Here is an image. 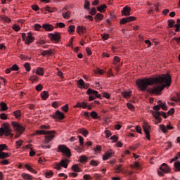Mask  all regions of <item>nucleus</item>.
Listing matches in <instances>:
<instances>
[{"mask_svg":"<svg viewBox=\"0 0 180 180\" xmlns=\"http://www.w3.org/2000/svg\"><path fill=\"white\" fill-rule=\"evenodd\" d=\"M56 133V131H44V130H37L35 131L34 135L37 134L38 136H45L44 140V144H49V143H51L53 140H54V137L56 136L54 135Z\"/></svg>","mask_w":180,"mask_h":180,"instance_id":"obj_2","label":"nucleus"},{"mask_svg":"<svg viewBox=\"0 0 180 180\" xmlns=\"http://www.w3.org/2000/svg\"><path fill=\"white\" fill-rule=\"evenodd\" d=\"M175 113V109L174 108H172L168 112L167 115L168 116H172V115Z\"/></svg>","mask_w":180,"mask_h":180,"instance_id":"obj_48","label":"nucleus"},{"mask_svg":"<svg viewBox=\"0 0 180 180\" xmlns=\"http://www.w3.org/2000/svg\"><path fill=\"white\" fill-rule=\"evenodd\" d=\"M154 110H156V112H153L152 115L153 116V117H155V119H156V120H158V122H155V124H158V123H161V117H160V116H162V117H164V119H167V113L164 112H159L158 110H160L161 109V105H155L153 107Z\"/></svg>","mask_w":180,"mask_h":180,"instance_id":"obj_3","label":"nucleus"},{"mask_svg":"<svg viewBox=\"0 0 180 180\" xmlns=\"http://www.w3.org/2000/svg\"><path fill=\"white\" fill-rule=\"evenodd\" d=\"M174 172H180V161H176L174 164Z\"/></svg>","mask_w":180,"mask_h":180,"instance_id":"obj_23","label":"nucleus"},{"mask_svg":"<svg viewBox=\"0 0 180 180\" xmlns=\"http://www.w3.org/2000/svg\"><path fill=\"white\" fill-rule=\"evenodd\" d=\"M55 27L57 29L58 27H60V29H63V27H65V24H64L63 22H57L56 24Z\"/></svg>","mask_w":180,"mask_h":180,"instance_id":"obj_37","label":"nucleus"},{"mask_svg":"<svg viewBox=\"0 0 180 180\" xmlns=\"http://www.w3.org/2000/svg\"><path fill=\"white\" fill-rule=\"evenodd\" d=\"M103 19V15L101 13H97L95 16V20L96 22H101Z\"/></svg>","mask_w":180,"mask_h":180,"instance_id":"obj_28","label":"nucleus"},{"mask_svg":"<svg viewBox=\"0 0 180 180\" xmlns=\"http://www.w3.org/2000/svg\"><path fill=\"white\" fill-rule=\"evenodd\" d=\"M102 150V146H99L98 145L95 148H94V151L96 153H99L101 152V150Z\"/></svg>","mask_w":180,"mask_h":180,"instance_id":"obj_58","label":"nucleus"},{"mask_svg":"<svg viewBox=\"0 0 180 180\" xmlns=\"http://www.w3.org/2000/svg\"><path fill=\"white\" fill-rule=\"evenodd\" d=\"M68 162H70V160L68 159H63L60 161V162L55 165V169L60 171L62 167H63V168H68Z\"/></svg>","mask_w":180,"mask_h":180,"instance_id":"obj_8","label":"nucleus"},{"mask_svg":"<svg viewBox=\"0 0 180 180\" xmlns=\"http://www.w3.org/2000/svg\"><path fill=\"white\" fill-rule=\"evenodd\" d=\"M4 150H9L8 149V146L6 144H0V153H2Z\"/></svg>","mask_w":180,"mask_h":180,"instance_id":"obj_39","label":"nucleus"},{"mask_svg":"<svg viewBox=\"0 0 180 180\" xmlns=\"http://www.w3.org/2000/svg\"><path fill=\"white\" fill-rule=\"evenodd\" d=\"M77 32L78 33V34H82L84 33H86V27L82 25H79L77 27Z\"/></svg>","mask_w":180,"mask_h":180,"instance_id":"obj_20","label":"nucleus"},{"mask_svg":"<svg viewBox=\"0 0 180 180\" xmlns=\"http://www.w3.org/2000/svg\"><path fill=\"white\" fill-rule=\"evenodd\" d=\"M36 91H38V92H40V91H41L43 89V85H41V84H38L36 87H35Z\"/></svg>","mask_w":180,"mask_h":180,"instance_id":"obj_52","label":"nucleus"},{"mask_svg":"<svg viewBox=\"0 0 180 180\" xmlns=\"http://www.w3.org/2000/svg\"><path fill=\"white\" fill-rule=\"evenodd\" d=\"M41 96L43 99V101H46L47 98H49V92L44 91L41 93Z\"/></svg>","mask_w":180,"mask_h":180,"instance_id":"obj_25","label":"nucleus"},{"mask_svg":"<svg viewBox=\"0 0 180 180\" xmlns=\"http://www.w3.org/2000/svg\"><path fill=\"white\" fill-rule=\"evenodd\" d=\"M122 167H123V165H119L116 169H115V171H117V174H119V172H122Z\"/></svg>","mask_w":180,"mask_h":180,"instance_id":"obj_54","label":"nucleus"},{"mask_svg":"<svg viewBox=\"0 0 180 180\" xmlns=\"http://www.w3.org/2000/svg\"><path fill=\"white\" fill-rule=\"evenodd\" d=\"M86 94L89 96V102L94 101V99H96V98H101V94H98V91L92 89H89L86 91Z\"/></svg>","mask_w":180,"mask_h":180,"instance_id":"obj_7","label":"nucleus"},{"mask_svg":"<svg viewBox=\"0 0 180 180\" xmlns=\"http://www.w3.org/2000/svg\"><path fill=\"white\" fill-rule=\"evenodd\" d=\"M174 25H175V21H174V20H168V26H169V27H173Z\"/></svg>","mask_w":180,"mask_h":180,"instance_id":"obj_45","label":"nucleus"},{"mask_svg":"<svg viewBox=\"0 0 180 180\" xmlns=\"http://www.w3.org/2000/svg\"><path fill=\"white\" fill-rule=\"evenodd\" d=\"M131 8L127 6H124L122 10V16H130V11Z\"/></svg>","mask_w":180,"mask_h":180,"instance_id":"obj_15","label":"nucleus"},{"mask_svg":"<svg viewBox=\"0 0 180 180\" xmlns=\"http://www.w3.org/2000/svg\"><path fill=\"white\" fill-rule=\"evenodd\" d=\"M25 168H26L27 171L32 172V174H37V172L36 171V169H33L31 166L29 165V164L25 165Z\"/></svg>","mask_w":180,"mask_h":180,"instance_id":"obj_24","label":"nucleus"},{"mask_svg":"<svg viewBox=\"0 0 180 180\" xmlns=\"http://www.w3.org/2000/svg\"><path fill=\"white\" fill-rule=\"evenodd\" d=\"M143 129L145 134L146 135L147 140H151L150 138V130L151 129V127L145 122L143 125Z\"/></svg>","mask_w":180,"mask_h":180,"instance_id":"obj_12","label":"nucleus"},{"mask_svg":"<svg viewBox=\"0 0 180 180\" xmlns=\"http://www.w3.org/2000/svg\"><path fill=\"white\" fill-rule=\"evenodd\" d=\"M120 62V58L118 56H115L114 57V64H117V63Z\"/></svg>","mask_w":180,"mask_h":180,"instance_id":"obj_63","label":"nucleus"},{"mask_svg":"<svg viewBox=\"0 0 180 180\" xmlns=\"http://www.w3.org/2000/svg\"><path fill=\"white\" fill-rule=\"evenodd\" d=\"M24 67H25L26 71H27L28 72H29V71H30V64H29V63H26L24 65Z\"/></svg>","mask_w":180,"mask_h":180,"instance_id":"obj_56","label":"nucleus"},{"mask_svg":"<svg viewBox=\"0 0 180 180\" xmlns=\"http://www.w3.org/2000/svg\"><path fill=\"white\" fill-rule=\"evenodd\" d=\"M11 124L13 127V129H15V130H16V131H18V133H19V134H22V133H23L25 131V127L22 125H20L19 123L16 122H12Z\"/></svg>","mask_w":180,"mask_h":180,"instance_id":"obj_10","label":"nucleus"},{"mask_svg":"<svg viewBox=\"0 0 180 180\" xmlns=\"http://www.w3.org/2000/svg\"><path fill=\"white\" fill-rule=\"evenodd\" d=\"M53 175L54 173L51 170L45 172L46 178H51V176H53Z\"/></svg>","mask_w":180,"mask_h":180,"instance_id":"obj_32","label":"nucleus"},{"mask_svg":"<svg viewBox=\"0 0 180 180\" xmlns=\"http://www.w3.org/2000/svg\"><path fill=\"white\" fill-rule=\"evenodd\" d=\"M14 116L18 119L22 116V112H20V110H18L13 112Z\"/></svg>","mask_w":180,"mask_h":180,"instance_id":"obj_34","label":"nucleus"},{"mask_svg":"<svg viewBox=\"0 0 180 180\" xmlns=\"http://www.w3.org/2000/svg\"><path fill=\"white\" fill-rule=\"evenodd\" d=\"M89 13L94 16V15H96V8L95 7H93L91 10L89 11Z\"/></svg>","mask_w":180,"mask_h":180,"instance_id":"obj_51","label":"nucleus"},{"mask_svg":"<svg viewBox=\"0 0 180 180\" xmlns=\"http://www.w3.org/2000/svg\"><path fill=\"white\" fill-rule=\"evenodd\" d=\"M11 131H12L11 126L8 124H3V127L0 128V136H4V134L7 137H9V136H12Z\"/></svg>","mask_w":180,"mask_h":180,"instance_id":"obj_4","label":"nucleus"},{"mask_svg":"<svg viewBox=\"0 0 180 180\" xmlns=\"http://www.w3.org/2000/svg\"><path fill=\"white\" fill-rule=\"evenodd\" d=\"M61 109L62 110H63V112H65V113H67V112H68V104H66L64 106H62Z\"/></svg>","mask_w":180,"mask_h":180,"instance_id":"obj_57","label":"nucleus"},{"mask_svg":"<svg viewBox=\"0 0 180 180\" xmlns=\"http://www.w3.org/2000/svg\"><path fill=\"white\" fill-rule=\"evenodd\" d=\"M160 171H158V174L160 176H164L165 174H168V172H171V168L167 163H163L160 167Z\"/></svg>","mask_w":180,"mask_h":180,"instance_id":"obj_6","label":"nucleus"},{"mask_svg":"<svg viewBox=\"0 0 180 180\" xmlns=\"http://www.w3.org/2000/svg\"><path fill=\"white\" fill-rule=\"evenodd\" d=\"M42 27L46 30V32H53V30H54V27L49 23L44 24Z\"/></svg>","mask_w":180,"mask_h":180,"instance_id":"obj_16","label":"nucleus"},{"mask_svg":"<svg viewBox=\"0 0 180 180\" xmlns=\"http://www.w3.org/2000/svg\"><path fill=\"white\" fill-rule=\"evenodd\" d=\"M10 155L8 153L0 152V158L1 160H5V158H9Z\"/></svg>","mask_w":180,"mask_h":180,"instance_id":"obj_26","label":"nucleus"},{"mask_svg":"<svg viewBox=\"0 0 180 180\" xmlns=\"http://www.w3.org/2000/svg\"><path fill=\"white\" fill-rule=\"evenodd\" d=\"M77 85L79 88H84V89H88V84H85V82L82 79H79L77 82Z\"/></svg>","mask_w":180,"mask_h":180,"instance_id":"obj_19","label":"nucleus"},{"mask_svg":"<svg viewBox=\"0 0 180 180\" xmlns=\"http://www.w3.org/2000/svg\"><path fill=\"white\" fill-rule=\"evenodd\" d=\"M0 163L1 164V165H9V160L5 159L1 161Z\"/></svg>","mask_w":180,"mask_h":180,"instance_id":"obj_59","label":"nucleus"},{"mask_svg":"<svg viewBox=\"0 0 180 180\" xmlns=\"http://www.w3.org/2000/svg\"><path fill=\"white\" fill-rule=\"evenodd\" d=\"M113 154H114L113 150H108L103 156V161H106L107 160H109V158H110Z\"/></svg>","mask_w":180,"mask_h":180,"instance_id":"obj_18","label":"nucleus"},{"mask_svg":"<svg viewBox=\"0 0 180 180\" xmlns=\"http://www.w3.org/2000/svg\"><path fill=\"white\" fill-rule=\"evenodd\" d=\"M160 128L162 130V133H167V131H168V130H172L174 129V127H172L171 125H167L166 127L163 124L160 125Z\"/></svg>","mask_w":180,"mask_h":180,"instance_id":"obj_17","label":"nucleus"},{"mask_svg":"<svg viewBox=\"0 0 180 180\" xmlns=\"http://www.w3.org/2000/svg\"><path fill=\"white\" fill-rule=\"evenodd\" d=\"M11 71H18L19 66L18 65L15 64L11 68Z\"/></svg>","mask_w":180,"mask_h":180,"instance_id":"obj_49","label":"nucleus"},{"mask_svg":"<svg viewBox=\"0 0 180 180\" xmlns=\"http://www.w3.org/2000/svg\"><path fill=\"white\" fill-rule=\"evenodd\" d=\"M26 37V33L22 34V40L25 41V44H30L34 41V37H32V32H28Z\"/></svg>","mask_w":180,"mask_h":180,"instance_id":"obj_9","label":"nucleus"},{"mask_svg":"<svg viewBox=\"0 0 180 180\" xmlns=\"http://www.w3.org/2000/svg\"><path fill=\"white\" fill-rule=\"evenodd\" d=\"M41 54L44 57L46 56H51V51H44Z\"/></svg>","mask_w":180,"mask_h":180,"instance_id":"obj_42","label":"nucleus"},{"mask_svg":"<svg viewBox=\"0 0 180 180\" xmlns=\"http://www.w3.org/2000/svg\"><path fill=\"white\" fill-rule=\"evenodd\" d=\"M91 165H92L93 167H98V162H96V160H93L90 162Z\"/></svg>","mask_w":180,"mask_h":180,"instance_id":"obj_61","label":"nucleus"},{"mask_svg":"<svg viewBox=\"0 0 180 180\" xmlns=\"http://www.w3.org/2000/svg\"><path fill=\"white\" fill-rule=\"evenodd\" d=\"M78 131H79V133L82 134V136H84V137H86V136H88V134H89V132L88 131V130L85 129L84 128L79 129Z\"/></svg>","mask_w":180,"mask_h":180,"instance_id":"obj_22","label":"nucleus"},{"mask_svg":"<svg viewBox=\"0 0 180 180\" xmlns=\"http://www.w3.org/2000/svg\"><path fill=\"white\" fill-rule=\"evenodd\" d=\"M52 106L53 108H54L55 109H57V108H58L59 105H58V101H54L52 103Z\"/></svg>","mask_w":180,"mask_h":180,"instance_id":"obj_64","label":"nucleus"},{"mask_svg":"<svg viewBox=\"0 0 180 180\" xmlns=\"http://www.w3.org/2000/svg\"><path fill=\"white\" fill-rule=\"evenodd\" d=\"M39 129H41V130H50V126L49 125H41L39 127Z\"/></svg>","mask_w":180,"mask_h":180,"instance_id":"obj_46","label":"nucleus"},{"mask_svg":"<svg viewBox=\"0 0 180 180\" xmlns=\"http://www.w3.org/2000/svg\"><path fill=\"white\" fill-rule=\"evenodd\" d=\"M36 74H37L38 75H41V76L44 75V69L41 68H38L37 69Z\"/></svg>","mask_w":180,"mask_h":180,"instance_id":"obj_33","label":"nucleus"},{"mask_svg":"<svg viewBox=\"0 0 180 180\" xmlns=\"http://www.w3.org/2000/svg\"><path fill=\"white\" fill-rule=\"evenodd\" d=\"M42 27H43V26L41 27V25H40V24H34V30H40V29H41Z\"/></svg>","mask_w":180,"mask_h":180,"instance_id":"obj_53","label":"nucleus"},{"mask_svg":"<svg viewBox=\"0 0 180 180\" xmlns=\"http://www.w3.org/2000/svg\"><path fill=\"white\" fill-rule=\"evenodd\" d=\"M0 106H1L2 110H4V111L8 110V105H6V103H0Z\"/></svg>","mask_w":180,"mask_h":180,"instance_id":"obj_40","label":"nucleus"},{"mask_svg":"<svg viewBox=\"0 0 180 180\" xmlns=\"http://www.w3.org/2000/svg\"><path fill=\"white\" fill-rule=\"evenodd\" d=\"M110 140H112L113 143H116V141L119 140V138L117 137V136L114 135L110 138Z\"/></svg>","mask_w":180,"mask_h":180,"instance_id":"obj_50","label":"nucleus"},{"mask_svg":"<svg viewBox=\"0 0 180 180\" xmlns=\"http://www.w3.org/2000/svg\"><path fill=\"white\" fill-rule=\"evenodd\" d=\"M49 39H51V41H56V43H58V41H60V39H61L60 32H55L54 34L53 33L49 34Z\"/></svg>","mask_w":180,"mask_h":180,"instance_id":"obj_11","label":"nucleus"},{"mask_svg":"<svg viewBox=\"0 0 180 180\" xmlns=\"http://www.w3.org/2000/svg\"><path fill=\"white\" fill-rule=\"evenodd\" d=\"M22 176L23 179H25V180H32V176L30 174H27L26 173H22Z\"/></svg>","mask_w":180,"mask_h":180,"instance_id":"obj_30","label":"nucleus"},{"mask_svg":"<svg viewBox=\"0 0 180 180\" xmlns=\"http://www.w3.org/2000/svg\"><path fill=\"white\" fill-rule=\"evenodd\" d=\"M59 153H62L63 155L70 158L71 157V150L65 145H59L58 147Z\"/></svg>","mask_w":180,"mask_h":180,"instance_id":"obj_5","label":"nucleus"},{"mask_svg":"<svg viewBox=\"0 0 180 180\" xmlns=\"http://www.w3.org/2000/svg\"><path fill=\"white\" fill-rule=\"evenodd\" d=\"M75 108H82V109H86L88 108V103L85 102H78Z\"/></svg>","mask_w":180,"mask_h":180,"instance_id":"obj_21","label":"nucleus"},{"mask_svg":"<svg viewBox=\"0 0 180 180\" xmlns=\"http://www.w3.org/2000/svg\"><path fill=\"white\" fill-rule=\"evenodd\" d=\"M101 37H102L103 40H108L109 39V34H102Z\"/></svg>","mask_w":180,"mask_h":180,"instance_id":"obj_62","label":"nucleus"},{"mask_svg":"<svg viewBox=\"0 0 180 180\" xmlns=\"http://www.w3.org/2000/svg\"><path fill=\"white\" fill-rule=\"evenodd\" d=\"M106 8H107L106 5L103 4V5L97 7V11H98V12H103V11L105 9H106Z\"/></svg>","mask_w":180,"mask_h":180,"instance_id":"obj_36","label":"nucleus"},{"mask_svg":"<svg viewBox=\"0 0 180 180\" xmlns=\"http://www.w3.org/2000/svg\"><path fill=\"white\" fill-rule=\"evenodd\" d=\"M77 137L79 138L80 146L82 147V146H84V138L81 136H78Z\"/></svg>","mask_w":180,"mask_h":180,"instance_id":"obj_55","label":"nucleus"},{"mask_svg":"<svg viewBox=\"0 0 180 180\" xmlns=\"http://www.w3.org/2000/svg\"><path fill=\"white\" fill-rule=\"evenodd\" d=\"M75 172H81V169L78 167V165H75L72 167Z\"/></svg>","mask_w":180,"mask_h":180,"instance_id":"obj_35","label":"nucleus"},{"mask_svg":"<svg viewBox=\"0 0 180 180\" xmlns=\"http://www.w3.org/2000/svg\"><path fill=\"white\" fill-rule=\"evenodd\" d=\"M0 119H1V120H6V119H8V115L5 113H1L0 114Z\"/></svg>","mask_w":180,"mask_h":180,"instance_id":"obj_47","label":"nucleus"},{"mask_svg":"<svg viewBox=\"0 0 180 180\" xmlns=\"http://www.w3.org/2000/svg\"><path fill=\"white\" fill-rule=\"evenodd\" d=\"M68 30L70 34H71V33H74V32H75V27L74 25H70Z\"/></svg>","mask_w":180,"mask_h":180,"instance_id":"obj_38","label":"nucleus"},{"mask_svg":"<svg viewBox=\"0 0 180 180\" xmlns=\"http://www.w3.org/2000/svg\"><path fill=\"white\" fill-rule=\"evenodd\" d=\"M90 116L91 117H92V119H101V116H98V112H96V111H92L90 113Z\"/></svg>","mask_w":180,"mask_h":180,"instance_id":"obj_27","label":"nucleus"},{"mask_svg":"<svg viewBox=\"0 0 180 180\" xmlns=\"http://www.w3.org/2000/svg\"><path fill=\"white\" fill-rule=\"evenodd\" d=\"M63 16L65 19H68V18L71 16V12L67 11L66 13H63Z\"/></svg>","mask_w":180,"mask_h":180,"instance_id":"obj_43","label":"nucleus"},{"mask_svg":"<svg viewBox=\"0 0 180 180\" xmlns=\"http://www.w3.org/2000/svg\"><path fill=\"white\" fill-rule=\"evenodd\" d=\"M89 5H91V4L89 3V1L88 0H85L84 1V9H88L89 10Z\"/></svg>","mask_w":180,"mask_h":180,"instance_id":"obj_41","label":"nucleus"},{"mask_svg":"<svg viewBox=\"0 0 180 180\" xmlns=\"http://www.w3.org/2000/svg\"><path fill=\"white\" fill-rule=\"evenodd\" d=\"M79 161L82 164L88 162V158L86 155H82L79 157Z\"/></svg>","mask_w":180,"mask_h":180,"instance_id":"obj_29","label":"nucleus"},{"mask_svg":"<svg viewBox=\"0 0 180 180\" xmlns=\"http://www.w3.org/2000/svg\"><path fill=\"white\" fill-rule=\"evenodd\" d=\"M53 119H58L59 120H63L64 119L65 115L64 113L60 112V110H57L53 115Z\"/></svg>","mask_w":180,"mask_h":180,"instance_id":"obj_14","label":"nucleus"},{"mask_svg":"<svg viewBox=\"0 0 180 180\" xmlns=\"http://www.w3.org/2000/svg\"><path fill=\"white\" fill-rule=\"evenodd\" d=\"M171 75L163 74L158 77L139 79L136 84L142 92L147 91L150 94H161L166 86H171Z\"/></svg>","mask_w":180,"mask_h":180,"instance_id":"obj_1","label":"nucleus"},{"mask_svg":"<svg viewBox=\"0 0 180 180\" xmlns=\"http://www.w3.org/2000/svg\"><path fill=\"white\" fill-rule=\"evenodd\" d=\"M134 20H136V17L130 16L124 18L120 20V25H126V23H129V22H133Z\"/></svg>","mask_w":180,"mask_h":180,"instance_id":"obj_13","label":"nucleus"},{"mask_svg":"<svg viewBox=\"0 0 180 180\" xmlns=\"http://www.w3.org/2000/svg\"><path fill=\"white\" fill-rule=\"evenodd\" d=\"M15 143H16L17 148H19L20 147H21L22 144H23V141L22 140L17 141Z\"/></svg>","mask_w":180,"mask_h":180,"instance_id":"obj_60","label":"nucleus"},{"mask_svg":"<svg viewBox=\"0 0 180 180\" xmlns=\"http://www.w3.org/2000/svg\"><path fill=\"white\" fill-rule=\"evenodd\" d=\"M45 11H47V12H49V13H53L54 11H56V8H52L49 6L45 7Z\"/></svg>","mask_w":180,"mask_h":180,"instance_id":"obj_44","label":"nucleus"},{"mask_svg":"<svg viewBox=\"0 0 180 180\" xmlns=\"http://www.w3.org/2000/svg\"><path fill=\"white\" fill-rule=\"evenodd\" d=\"M122 95L125 99L129 98L130 96H131V93L130 91H124L122 93Z\"/></svg>","mask_w":180,"mask_h":180,"instance_id":"obj_31","label":"nucleus"}]
</instances>
